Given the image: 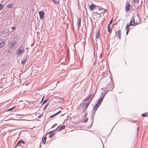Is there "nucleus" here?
I'll return each instance as SVG.
<instances>
[{"instance_id":"393cba45","label":"nucleus","mask_w":148,"mask_h":148,"mask_svg":"<svg viewBox=\"0 0 148 148\" xmlns=\"http://www.w3.org/2000/svg\"><path fill=\"white\" fill-rule=\"evenodd\" d=\"M130 25V24H128V23L127 24V25L125 27H126V29H127V30H129V27Z\"/></svg>"},{"instance_id":"7c9ffc66","label":"nucleus","mask_w":148,"mask_h":148,"mask_svg":"<svg viewBox=\"0 0 148 148\" xmlns=\"http://www.w3.org/2000/svg\"><path fill=\"white\" fill-rule=\"evenodd\" d=\"M88 118H87L86 119H85L84 121H83V122H84V123H86V122H87L88 121Z\"/></svg>"},{"instance_id":"6e6552de","label":"nucleus","mask_w":148,"mask_h":148,"mask_svg":"<svg viewBox=\"0 0 148 148\" xmlns=\"http://www.w3.org/2000/svg\"><path fill=\"white\" fill-rule=\"evenodd\" d=\"M39 15L40 16V18L41 19H42L44 18V13L43 11H39Z\"/></svg>"},{"instance_id":"72a5a7b5","label":"nucleus","mask_w":148,"mask_h":148,"mask_svg":"<svg viewBox=\"0 0 148 148\" xmlns=\"http://www.w3.org/2000/svg\"><path fill=\"white\" fill-rule=\"evenodd\" d=\"M3 7V5L1 4H0V10L2 9Z\"/></svg>"},{"instance_id":"2eb2a0df","label":"nucleus","mask_w":148,"mask_h":148,"mask_svg":"<svg viewBox=\"0 0 148 148\" xmlns=\"http://www.w3.org/2000/svg\"><path fill=\"white\" fill-rule=\"evenodd\" d=\"M65 126L64 125H63L58 130V132H60L62 130H64L65 129Z\"/></svg>"},{"instance_id":"c9c22d12","label":"nucleus","mask_w":148,"mask_h":148,"mask_svg":"<svg viewBox=\"0 0 148 148\" xmlns=\"http://www.w3.org/2000/svg\"><path fill=\"white\" fill-rule=\"evenodd\" d=\"M47 101V100H44V101H43L42 103V104L43 105L44 103H45Z\"/></svg>"},{"instance_id":"0eeeda50","label":"nucleus","mask_w":148,"mask_h":148,"mask_svg":"<svg viewBox=\"0 0 148 148\" xmlns=\"http://www.w3.org/2000/svg\"><path fill=\"white\" fill-rule=\"evenodd\" d=\"M107 93V91H106V90H104L101 93V98L100 99H102V101H103V99H104L105 96L106 94Z\"/></svg>"},{"instance_id":"c85d7f7f","label":"nucleus","mask_w":148,"mask_h":148,"mask_svg":"<svg viewBox=\"0 0 148 148\" xmlns=\"http://www.w3.org/2000/svg\"><path fill=\"white\" fill-rule=\"evenodd\" d=\"M55 3H57L59 2V0H52Z\"/></svg>"},{"instance_id":"aec40b11","label":"nucleus","mask_w":148,"mask_h":148,"mask_svg":"<svg viewBox=\"0 0 148 148\" xmlns=\"http://www.w3.org/2000/svg\"><path fill=\"white\" fill-rule=\"evenodd\" d=\"M15 42L14 41H13L11 45V47H13L15 45Z\"/></svg>"},{"instance_id":"cd10ccee","label":"nucleus","mask_w":148,"mask_h":148,"mask_svg":"<svg viewBox=\"0 0 148 148\" xmlns=\"http://www.w3.org/2000/svg\"><path fill=\"white\" fill-rule=\"evenodd\" d=\"M58 128V127L55 130H53V131H51L50 132H49L48 133H50V134H53V132L54 131H55Z\"/></svg>"},{"instance_id":"4468645a","label":"nucleus","mask_w":148,"mask_h":148,"mask_svg":"<svg viewBox=\"0 0 148 148\" xmlns=\"http://www.w3.org/2000/svg\"><path fill=\"white\" fill-rule=\"evenodd\" d=\"M108 27V32L111 33L112 29H110V25H107Z\"/></svg>"},{"instance_id":"c03bdc74","label":"nucleus","mask_w":148,"mask_h":148,"mask_svg":"<svg viewBox=\"0 0 148 148\" xmlns=\"http://www.w3.org/2000/svg\"><path fill=\"white\" fill-rule=\"evenodd\" d=\"M87 113L85 114V117H86L87 116Z\"/></svg>"},{"instance_id":"9b49d317","label":"nucleus","mask_w":148,"mask_h":148,"mask_svg":"<svg viewBox=\"0 0 148 148\" xmlns=\"http://www.w3.org/2000/svg\"><path fill=\"white\" fill-rule=\"evenodd\" d=\"M100 105V104L98 105V104H97V103L95 105V106L93 107V109L94 110H96L99 107Z\"/></svg>"},{"instance_id":"4be33fe9","label":"nucleus","mask_w":148,"mask_h":148,"mask_svg":"<svg viewBox=\"0 0 148 148\" xmlns=\"http://www.w3.org/2000/svg\"><path fill=\"white\" fill-rule=\"evenodd\" d=\"M15 108H16V106H14L12 108H11L8 109V110H7V111L8 112V111H11L13 109Z\"/></svg>"},{"instance_id":"c756f323","label":"nucleus","mask_w":148,"mask_h":148,"mask_svg":"<svg viewBox=\"0 0 148 148\" xmlns=\"http://www.w3.org/2000/svg\"><path fill=\"white\" fill-rule=\"evenodd\" d=\"M49 104L48 103L45 106L44 108V110H45L47 108V107L48 106Z\"/></svg>"},{"instance_id":"a211bd4d","label":"nucleus","mask_w":148,"mask_h":148,"mask_svg":"<svg viewBox=\"0 0 148 148\" xmlns=\"http://www.w3.org/2000/svg\"><path fill=\"white\" fill-rule=\"evenodd\" d=\"M47 139L46 137H44L42 138V143H44L46 141Z\"/></svg>"},{"instance_id":"412c9836","label":"nucleus","mask_w":148,"mask_h":148,"mask_svg":"<svg viewBox=\"0 0 148 148\" xmlns=\"http://www.w3.org/2000/svg\"><path fill=\"white\" fill-rule=\"evenodd\" d=\"M13 6L12 3L8 4L7 6V8H11Z\"/></svg>"},{"instance_id":"f03ea898","label":"nucleus","mask_w":148,"mask_h":148,"mask_svg":"<svg viewBox=\"0 0 148 148\" xmlns=\"http://www.w3.org/2000/svg\"><path fill=\"white\" fill-rule=\"evenodd\" d=\"M24 51V48L23 46H21L19 49L17 51L16 55L17 56H19Z\"/></svg>"},{"instance_id":"f8f14e48","label":"nucleus","mask_w":148,"mask_h":148,"mask_svg":"<svg viewBox=\"0 0 148 148\" xmlns=\"http://www.w3.org/2000/svg\"><path fill=\"white\" fill-rule=\"evenodd\" d=\"M61 111L60 110L59 111H58L56 113H55V114L52 115H51V116H50V118H53V117L54 116H56V115H57V114H59L60 113V112H61Z\"/></svg>"},{"instance_id":"6ab92c4d","label":"nucleus","mask_w":148,"mask_h":148,"mask_svg":"<svg viewBox=\"0 0 148 148\" xmlns=\"http://www.w3.org/2000/svg\"><path fill=\"white\" fill-rule=\"evenodd\" d=\"M102 99H99L97 102V103L98 105L101 104V103L102 102Z\"/></svg>"},{"instance_id":"a878e982","label":"nucleus","mask_w":148,"mask_h":148,"mask_svg":"<svg viewBox=\"0 0 148 148\" xmlns=\"http://www.w3.org/2000/svg\"><path fill=\"white\" fill-rule=\"evenodd\" d=\"M148 114V113H144L142 114V116L143 117H145L147 116Z\"/></svg>"},{"instance_id":"58836bf2","label":"nucleus","mask_w":148,"mask_h":148,"mask_svg":"<svg viewBox=\"0 0 148 148\" xmlns=\"http://www.w3.org/2000/svg\"><path fill=\"white\" fill-rule=\"evenodd\" d=\"M59 99H62L61 101H59L60 102H62L63 101V99H62V98H59Z\"/></svg>"},{"instance_id":"b1692460","label":"nucleus","mask_w":148,"mask_h":148,"mask_svg":"<svg viewBox=\"0 0 148 148\" xmlns=\"http://www.w3.org/2000/svg\"><path fill=\"white\" fill-rule=\"evenodd\" d=\"M130 25V24H128V23L127 24V25L125 27H126V29H127V30H129V27Z\"/></svg>"},{"instance_id":"f3484780","label":"nucleus","mask_w":148,"mask_h":148,"mask_svg":"<svg viewBox=\"0 0 148 148\" xmlns=\"http://www.w3.org/2000/svg\"><path fill=\"white\" fill-rule=\"evenodd\" d=\"M5 42L4 41H2L0 43V48L3 47L4 45Z\"/></svg>"},{"instance_id":"5701e85b","label":"nucleus","mask_w":148,"mask_h":148,"mask_svg":"<svg viewBox=\"0 0 148 148\" xmlns=\"http://www.w3.org/2000/svg\"><path fill=\"white\" fill-rule=\"evenodd\" d=\"M21 143V140L18 141L15 147L14 148H15L17 146L19 145Z\"/></svg>"},{"instance_id":"a19ab883","label":"nucleus","mask_w":148,"mask_h":148,"mask_svg":"<svg viewBox=\"0 0 148 148\" xmlns=\"http://www.w3.org/2000/svg\"><path fill=\"white\" fill-rule=\"evenodd\" d=\"M12 29L14 30L15 29V27H13L12 28Z\"/></svg>"},{"instance_id":"473e14b6","label":"nucleus","mask_w":148,"mask_h":148,"mask_svg":"<svg viewBox=\"0 0 148 148\" xmlns=\"http://www.w3.org/2000/svg\"><path fill=\"white\" fill-rule=\"evenodd\" d=\"M135 3H138L139 0H132Z\"/></svg>"},{"instance_id":"7ed1b4c3","label":"nucleus","mask_w":148,"mask_h":148,"mask_svg":"<svg viewBox=\"0 0 148 148\" xmlns=\"http://www.w3.org/2000/svg\"><path fill=\"white\" fill-rule=\"evenodd\" d=\"M130 4L129 2V1H127L125 8V10L126 12H127L129 11L130 9Z\"/></svg>"},{"instance_id":"f704fd0d","label":"nucleus","mask_w":148,"mask_h":148,"mask_svg":"<svg viewBox=\"0 0 148 148\" xmlns=\"http://www.w3.org/2000/svg\"><path fill=\"white\" fill-rule=\"evenodd\" d=\"M112 19L110 21V23H109V24H108V25H110H110L111 24V23H112Z\"/></svg>"},{"instance_id":"37998d69","label":"nucleus","mask_w":148,"mask_h":148,"mask_svg":"<svg viewBox=\"0 0 148 148\" xmlns=\"http://www.w3.org/2000/svg\"><path fill=\"white\" fill-rule=\"evenodd\" d=\"M44 96L42 97V101H41V102H42V100H43V99H44Z\"/></svg>"},{"instance_id":"4c0bfd02","label":"nucleus","mask_w":148,"mask_h":148,"mask_svg":"<svg viewBox=\"0 0 148 148\" xmlns=\"http://www.w3.org/2000/svg\"><path fill=\"white\" fill-rule=\"evenodd\" d=\"M21 143H23V144H25L24 142L22 140H21Z\"/></svg>"},{"instance_id":"bb28decb","label":"nucleus","mask_w":148,"mask_h":148,"mask_svg":"<svg viewBox=\"0 0 148 148\" xmlns=\"http://www.w3.org/2000/svg\"><path fill=\"white\" fill-rule=\"evenodd\" d=\"M27 58H26L24 60L22 61H21V63L22 64H23V65H24L25 64V61L26 59Z\"/></svg>"},{"instance_id":"e433bc0d","label":"nucleus","mask_w":148,"mask_h":148,"mask_svg":"<svg viewBox=\"0 0 148 148\" xmlns=\"http://www.w3.org/2000/svg\"><path fill=\"white\" fill-rule=\"evenodd\" d=\"M103 9L102 8V7H100V8H99V10H103Z\"/></svg>"},{"instance_id":"1a4fd4ad","label":"nucleus","mask_w":148,"mask_h":148,"mask_svg":"<svg viewBox=\"0 0 148 148\" xmlns=\"http://www.w3.org/2000/svg\"><path fill=\"white\" fill-rule=\"evenodd\" d=\"M135 24V19L133 17L131 19V20L130 23V26H132Z\"/></svg>"},{"instance_id":"39448f33","label":"nucleus","mask_w":148,"mask_h":148,"mask_svg":"<svg viewBox=\"0 0 148 148\" xmlns=\"http://www.w3.org/2000/svg\"><path fill=\"white\" fill-rule=\"evenodd\" d=\"M116 36L117 37H118L119 39H121V31L120 30H118L116 32Z\"/></svg>"},{"instance_id":"423d86ee","label":"nucleus","mask_w":148,"mask_h":148,"mask_svg":"<svg viewBox=\"0 0 148 148\" xmlns=\"http://www.w3.org/2000/svg\"><path fill=\"white\" fill-rule=\"evenodd\" d=\"M96 111V110H94V109H93L92 112V120L91 123V124L90 125V127H91L92 125V124H93V119H94V115L95 114V112Z\"/></svg>"},{"instance_id":"dca6fc26","label":"nucleus","mask_w":148,"mask_h":148,"mask_svg":"<svg viewBox=\"0 0 148 148\" xmlns=\"http://www.w3.org/2000/svg\"><path fill=\"white\" fill-rule=\"evenodd\" d=\"M100 34L99 32H98L96 34L95 37L96 38H97L98 39L100 37Z\"/></svg>"},{"instance_id":"2f4dec72","label":"nucleus","mask_w":148,"mask_h":148,"mask_svg":"<svg viewBox=\"0 0 148 148\" xmlns=\"http://www.w3.org/2000/svg\"><path fill=\"white\" fill-rule=\"evenodd\" d=\"M53 135H54V134H51L49 135V138L52 137L53 136Z\"/></svg>"},{"instance_id":"ddd939ff","label":"nucleus","mask_w":148,"mask_h":148,"mask_svg":"<svg viewBox=\"0 0 148 148\" xmlns=\"http://www.w3.org/2000/svg\"><path fill=\"white\" fill-rule=\"evenodd\" d=\"M81 18H78V27L79 28L81 26Z\"/></svg>"},{"instance_id":"a18cd8bd","label":"nucleus","mask_w":148,"mask_h":148,"mask_svg":"<svg viewBox=\"0 0 148 148\" xmlns=\"http://www.w3.org/2000/svg\"><path fill=\"white\" fill-rule=\"evenodd\" d=\"M137 131L138 130V127H137Z\"/></svg>"},{"instance_id":"79ce46f5","label":"nucleus","mask_w":148,"mask_h":148,"mask_svg":"<svg viewBox=\"0 0 148 148\" xmlns=\"http://www.w3.org/2000/svg\"><path fill=\"white\" fill-rule=\"evenodd\" d=\"M107 10H106V9H105L104 10V12H107Z\"/></svg>"},{"instance_id":"9d476101","label":"nucleus","mask_w":148,"mask_h":148,"mask_svg":"<svg viewBox=\"0 0 148 148\" xmlns=\"http://www.w3.org/2000/svg\"><path fill=\"white\" fill-rule=\"evenodd\" d=\"M96 6V5H95L93 3H92L91 5H89V8L90 11H91Z\"/></svg>"},{"instance_id":"f257e3e1","label":"nucleus","mask_w":148,"mask_h":148,"mask_svg":"<svg viewBox=\"0 0 148 148\" xmlns=\"http://www.w3.org/2000/svg\"><path fill=\"white\" fill-rule=\"evenodd\" d=\"M95 95V92L93 94H90L84 99V101H88V102H84L80 104L79 108H81V109L82 110V112H84L87 110L90 103Z\"/></svg>"},{"instance_id":"20e7f679","label":"nucleus","mask_w":148,"mask_h":148,"mask_svg":"<svg viewBox=\"0 0 148 148\" xmlns=\"http://www.w3.org/2000/svg\"><path fill=\"white\" fill-rule=\"evenodd\" d=\"M106 90H105L106 91H109L112 90L113 89L112 83H110V84L107 85L106 88Z\"/></svg>"},{"instance_id":"ea45409f","label":"nucleus","mask_w":148,"mask_h":148,"mask_svg":"<svg viewBox=\"0 0 148 148\" xmlns=\"http://www.w3.org/2000/svg\"><path fill=\"white\" fill-rule=\"evenodd\" d=\"M128 32H129V30H127V31L126 32V35H127L128 34Z\"/></svg>"}]
</instances>
